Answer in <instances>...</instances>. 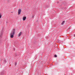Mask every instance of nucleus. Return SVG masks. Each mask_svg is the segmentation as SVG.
Returning a JSON list of instances; mask_svg holds the SVG:
<instances>
[{"instance_id": "obj_9", "label": "nucleus", "mask_w": 75, "mask_h": 75, "mask_svg": "<svg viewBox=\"0 0 75 75\" xmlns=\"http://www.w3.org/2000/svg\"><path fill=\"white\" fill-rule=\"evenodd\" d=\"M16 62H15V66L16 65Z\"/></svg>"}, {"instance_id": "obj_5", "label": "nucleus", "mask_w": 75, "mask_h": 75, "mask_svg": "<svg viewBox=\"0 0 75 75\" xmlns=\"http://www.w3.org/2000/svg\"><path fill=\"white\" fill-rule=\"evenodd\" d=\"M11 38H13L14 37V35L11 34Z\"/></svg>"}, {"instance_id": "obj_1", "label": "nucleus", "mask_w": 75, "mask_h": 75, "mask_svg": "<svg viewBox=\"0 0 75 75\" xmlns=\"http://www.w3.org/2000/svg\"><path fill=\"white\" fill-rule=\"evenodd\" d=\"M16 29H13L12 31L11 34L12 35H14V33L15 32V30Z\"/></svg>"}, {"instance_id": "obj_2", "label": "nucleus", "mask_w": 75, "mask_h": 75, "mask_svg": "<svg viewBox=\"0 0 75 75\" xmlns=\"http://www.w3.org/2000/svg\"><path fill=\"white\" fill-rule=\"evenodd\" d=\"M18 15H20V13H21V9H18Z\"/></svg>"}, {"instance_id": "obj_4", "label": "nucleus", "mask_w": 75, "mask_h": 75, "mask_svg": "<svg viewBox=\"0 0 75 75\" xmlns=\"http://www.w3.org/2000/svg\"><path fill=\"white\" fill-rule=\"evenodd\" d=\"M26 19V17H23V21H25V19Z\"/></svg>"}, {"instance_id": "obj_10", "label": "nucleus", "mask_w": 75, "mask_h": 75, "mask_svg": "<svg viewBox=\"0 0 75 75\" xmlns=\"http://www.w3.org/2000/svg\"><path fill=\"white\" fill-rule=\"evenodd\" d=\"M5 62H6V60H5Z\"/></svg>"}, {"instance_id": "obj_11", "label": "nucleus", "mask_w": 75, "mask_h": 75, "mask_svg": "<svg viewBox=\"0 0 75 75\" xmlns=\"http://www.w3.org/2000/svg\"><path fill=\"white\" fill-rule=\"evenodd\" d=\"M74 37H75V35H74Z\"/></svg>"}, {"instance_id": "obj_3", "label": "nucleus", "mask_w": 75, "mask_h": 75, "mask_svg": "<svg viewBox=\"0 0 75 75\" xmlns=\"http://www.w3.org/2000/svg\"><path fill=\"white\" fill-rule=\"evenodd\" d=\"M22 34H23V33H22V32H20L18 34V36L19 37H20L21 35H22Z\"/></svg>"}, {"instance_id": "obj_6", "label": "nucleus", "mask_w": 75, "mask_h": 75, "mask_svg": "<svg viewBox=\"0 0 75 75\" xmlns=\"http://www.w3.org/2000/svg\"><path fill=\"white\" fill-rule=\"evenodd\" d=\"M65 23V21H64L62 23H61V25H63Z\"/></svg>"}, {"instance_id": "obj_8", "label": "nucleus", "mask_w": 75, "mask_h": 75, "mask_svg": "<svg viewBox=\"0 0 75 75\" xmlns=\"http://www.w3.org/2000/svg\"><path fill=\"white\" fill-rule=\"evenodd\" d=\"M57 57V56L56 54L54 55V57Z\"/></svg>"}, {"instance_id": "obj_7", "label": "nucleus", "mask_w": 75, "mask_h": 75, "mask_svg": "<svg viewBox=\"0 0 75 75\" xmlns=\"http://www.w3.org/2000/svg\"><path fill=\"white\" fill-rule=\"evenodd\" d=\"M1 14L0 13V18H1Z\"/></svg>"}]
</instances>
